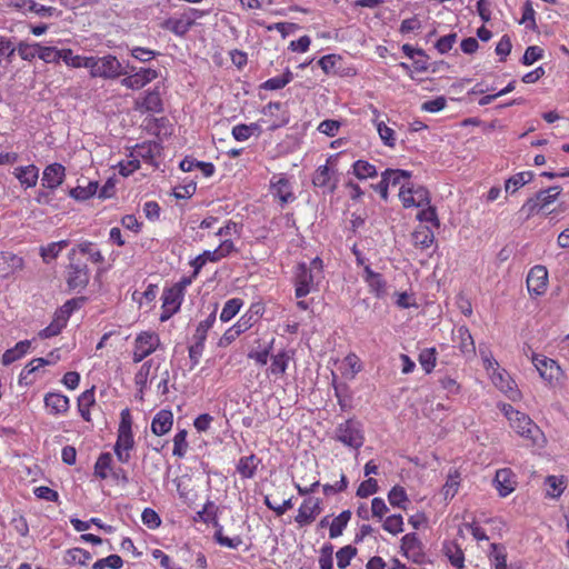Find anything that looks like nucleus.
I'll list each match as a JSON object with an SVG mask.
<instances>
[{"label":"nucleus","instance_id":"1","mask_svg":"<svg viewBox=\"0 0 569 569\" xmlns=\"http://www.w3.org/2000/svg\"><path fill=\"white\" fill-rule=\"evenodd\" d=\"M322 279L323 263L319 257L313 258L309 263H298L293 274L296 297L301 299L316 291Z\"/></svg>","mask_w":569,"mask_h":569},{"label":"nucleus","instance_id":"2","mask_svg":"<svg viewBox=\"0 0 569 569\" xmlns=\"http://www.w3.org/2000/svg\"><path fill=\"white\" fill-rule=\"evenodd\" d=\"M134 448L132 433V417L128 408L120 412V422L118 427L117 441L114 443V453L121 463H127L131 459V451Z\"/></svg>","mask_w":569,"mask_h":569},{"label":"nucleus","instance_id":"3","mask_svg":"<svg viewBox=\"0 0 569 569\" xmlns=\"http://www.w3.org/2000/svg\"><path fill=\"white\" fill-rule=\"evenodd\" d=\"M89 74L91 78L117 79L127 73L122 63L113 54H104L102 57L91 56V64Z\"/></svg>","mask_w":569,"mask_h":569},{"label":"nucleus","instance_id":"4","mask_svg":"<svg viewBox=\"0 0 569 569\" xmlns=\"http://www.w3.org/2000/svg\"><path fill=\"white\" fill-rule=\"evenodd\" d=\"M208 11L189 8L179 16L170 17L161 23V28L177 37H184L193 27L196 20L203 18Z\"/></svg>","mask_w":569,"mask_h":569},{"label":"nucleus","instance_id":"5","mask_svg":"<svg viewBox=\"0 0 569 569\" xmlns=\"http://www.w3.org/2000/svg\"><path fill=\"white\" fill-rule=\"evenodd\" d=\"M335 439L348 448L358 450L365 442L361 423L353 419L339 423L335 431Z\"/></svg>","mask_w":569,"mask_h":569},{"label":"nucleus","instance_id":"6","mask_svg":"<svg viewBox=\"0 0 569 569\" xmlns=\"http://www.w3.org/2000/svg\"><path fill=\"white\" fill-rule=\"evenodd\" d=\"M501 410L510 422L511 428L521 437L535 439V435L539 432L538 427L523 412L516 410L512 406L503 403Z\"/></svg>","mask_w":569,"mask_h":569},{"label":"nucleus","instance_id":"7","mask_svg":"<svg viewBox=\"0 0 569 569\" xmlns=\"http://www.w3.org/2000/svg\"><path fill=\"white\" fill-rule=\"evenodd\" d=\"M76 249H71L68 253L69 266L67 270V283L69 289L81 291L89 283V269L84 262L77 261Z\"/></svg>","mask_w":569,"mask_h":569},{"label":"nucleus","instance_id":"8","mask_svg":"<svg viewBox=\"0 0 569 569\" xmlns=\"http://www.w3.org/2000/svg\"><path fill=\"white\" fill-rule=\"evenodd\" d=\"M399 198L405 208H422L430 203L428 190L411 182L401 186Z\"/></svg>","mask_w":569,"mask_h":569},{"label":"nucleus","instance_id":"9","mask_svg":"<svg viewBox=\"0 0 569 569\" xmlns=\"http://www.w3.org/2000/svg\"><path fill=\"white\" fill-rule=\"evenodd\" d=\"M160 346L159 336L154 332L143 331L134 339L132 360L141 362L144 358L154 352Z\"/></svg>","mask_w":569,"mask_h":569},{"label":"nucleus","instance_id":"10","mask_svg":"<svg viewBox=\"0 0 569 569\" xmlns=\"http://www.w3.org/2000/svg\"><path fill=\"white\" fill-rule=\"evenodd\" d=\"M560 192L561 188L558 186L541 190L535 197L526 201V203L522 206V211H525L528 216L535 214L536 212L543 210L549 204L555 202Z\"/></svg>","mask_w":569,"mask_h":569},{"label":"nucleus","instance_id":"11","mask_svg":"<svg viewBox=\"0 0 569 569\" xmlns=\"http://www.w3.org/2000/svg\"><path fill=\"white\" fill-rule=\"evenodd\" d=\"M335 159L336 157L331 156L327 160V164L319 166L312 178V183L318 188H322L328 193H332L336 190L338 182L332 169Z\"/></svg>","mask_w":569,"mask_h":569},{"label":"nucleus","instance_id":"12","mask_svg":"<svg viewBox=\"0 0 569 569\" xmlns=\"http://www.w3.org/2000/svg\"><path fill=\"white\" fill-rule=\"evenodd\" d=\"M183 300V286H172L166 289L162 293V313L160 319L168 320L174 315L181 306Z\"/></svg>","mask_w":569,"mask_h":569},{"label":"nucleus","instance_id":"13","mask_svg":"<svg viewBox=\"0 0 569 569\" xmlns=\"http://www.w3.org/2000/svg\"><path fill=\"white\" fill-rule=\"evenodd\" d=\"M527 289L530 296L539 297L545 295L548 288V270L545 266L532 267L527 276Z\"/></svg>","mask_w":569,"mask_h":569},{"label":"nucleus","instance_id":"14","mask_svg":"<svg viewBox=\"0 0 569 569\" xmlns=\"http://www.w3.org/2000/svg\"><path fill=\"white\" fill-rule=\"evenodd\" d=\"M488 375L492 383L510 400L516 401L520 398L519 389L505 369L498 367L497 369L490 371Z\"/></svg>","mask_w":569,"mask_h":569},{"label":"nucleus","instance_id":"15","mask_svg":"<svg viewBox=\"0 0 569 569\" xmlns=\"http://www.w3.org/2000/svg\"><path fill=\"white\" fill-rule=\"evenodd\" d=\"M532 363L539 372V376L548 383H552L553 381L559 380L562 373V370L557 361L546 356L533 355Z\"/></svg>","mask_w":569,"mask_h":569},{"label":"nucleus","instance_id":"16","mask_svg":"<svg viewBox=\"0 0 569 569\" xmlns=\"http://www.w3.org/2000/svg\"><path fill=\"white\" fill-rule=\"evenodd\" d=\"M158 78V71L152 68L131 69V73L121 80L127 89L139 90Z\"/></svg>","mask_w":569,"mask_h":569},{"label":"nucleus","instance_id":"17","mask_svg":"<svg viewBox=\"0 0 569 569\" xmlns=\"http://www.w3.org/2000/svg\"><path fill=\"white\" fill-rule=\"evenodd\" d=\"M271 194L277 198L281 204L289 203L295 200L292 186L283 173L273 174L270 179Z\"/></svg>","mask_w":569,"mask_h":569},{"label":"nucleus","instance_id":"18","mask_svg":"<svg viewBox=\"0 0 569 569\" xmlns=\"http://www.w3.org/2000/svg\"><path fill=\"white\" fill-rule=\"evenodd\" d=\"M320 512V499L315 497L306 498L298 509L295 521L299 527L308 526L315 521Z\"/></svg>","mask_w":569,"mask_h":569},{"label":"nucleus","instance_id":"19","mask_svg":"<svg viewBox=\"0 0 569 569\" xmlns=\"http://www.w3.org/2000/svg\"><path fill=\"white\" fill-rule=\"evenodd\" d=\"M362 279L369 288V292L381 299L387 295V281L379 272L373 271L370 266H365Z\"/></svg>","mask_w":569,"mask_h":569},{"label":"nucleus","instance_id":"20","mask_svg":"<svg viewBox=\"0 0 569 569\" xmlns=\"http://www.w3.org/2000/svg\"><path fill=\"white\" fill-rule=\"evenodd\" d=\"M493 486L499 496L505 498L515 491L517 486L516 475L510 468H502L497 470Z\"/></svg>","mask_w":569,"mask_h":569},{"label":"nucleus","instance_id":"21","mask_svg":"<svg viewBox=\"0 0 569 569\" xmlns=\"http://www.w3.org/2000/svg\"><path fill=\"white\" fill-rule=\"evenodd\" d=\"M44 407L51 416H63L69 411L70 400L61 392H48L43 399Z\"/></svg>","mask_w":569,"mask_h":569},{"label":"nucleus","instance_id":"22","mask_svg":"<svg viewBox=\"0 0 569 569\" xmlns=\"http://www.w3.org/2000/svg\"><path fill=\"white\" fill-rule=\"evenodd\" d=\"M66 178V168L61 163H51L42 172L41 182L44 188L54 190L61 186Z\"/></svg>","mask_w":569,"mask_h":569},{"label":"nucleus","instance_id":"23","mask_svg":"<svg viewBox=\"0 0 569 569\" xmlns=\"http://www.w3.org/2000/svg\"><path fill=\"white\" fill-rule=\"evenodd\" d=\"M24 260L22 257L12 252H0V278L7 279L17 271L22 270Z\"/></svg>","mask_w":569,"mask_h":569},{"label":"nucleus","instance_id":"24","mask_svg":"<svg viewBox=\"0 0 569 569\" xmlns=\"http://www.w3.org/2000/svg\"><path fill=\"white\" fill-rule=\"evenodd\" d=\"M453 341L466 358L476 355V346L469 329L465 326L458 327L453 333Z\"/></svg>","mask_w":569,"mask_h":569},{"label":"nucleus","instance_id":"25","mask_svg":"<svg viewBox=\"0 0 569 569\" xmlns=\"http://www.w3.org/2000/svg\"><path fill=\"white\" fill-rule=\"evenodd\" d=\"M160 367V362L156 359L147 360L134 376V383L139 388L140 392L148 387L149 380L156 377V373Z\"/></svg>","mask_w":569,"mask_h":569},{"label":"nucleus","instance_id":"26","mask_svg":"<svg viewBox=\"0 0 569 569\" xmlns=\"http://www.w3.org/2000/svg\"><path fill=\"white\" fill-rule=\"evenodd\" d=\"M401 551L407 558L419 561L423 552L422 543L416 533H407L401 538Z\"/></svg>","mask_w":569,"mask_h":569},{"label":"nucleus","instance_id":"27","mask_svg":"<svg viewBox=\"0 0 569 569\" xmlns=\"http://www.w3.org/2000/svg\"><path fill=\"white\" fill-rule=\"evenodd\" d=\"M373 114L375 118L372 119V123L375 124L382 143L386 147L395 148L397 144L396 131L380 119V112L377 109H373Z\"/></svg>","mask_w":569,"mask_h":569},{"label":"nucleus","instance_id":"28","mask_svg":"<svg viewBox=\"0 0 569 569\" xmlns=\"http://www.w3.org/2000/svg\"><path fill=\"white\" fill-rule=\"evenodd\" d=\"M173 425V415L170 410H160L156 413L151 422V431L156 436L168 433Z\"/></svg>","mask_w":569,"mask_h":569},{"label":"nucleus","instance_id":"29","mask_svg":"<svg viewBox=\"0 0 569 569\" xmlns=\"http://www.w3.org/2000/svg\"><path fill=\"white\" fill-rule=\"evenodd\" d=\"M13 174L21 186L28 189L37 184L39 179V169L34 164L18 167L14 169Z\"/></svg>","mask_w":569,"mask_h":569},{"label":"nucleus","instance_id":"30","mask_svg":"<svg viewBox=\"0 0 569 569\" xmlns=\"http://www.w3.org/2000/svg\"><path fill=\"white\" fill-rule=\"evenodd\" d=\"M260 465V459L256 455L241 457L237 463V471L242 479L254 477Z\"/></svg>","mask_w":569,"mask_h":569},{"label":"nucleus","instance_id":"31","mask_svg":"<svg viewBox=\"0 0 569 569\" xmlns=\"http://www.w3.org/2000/svg\"><path fill=\"white\" fill-rule=\"evenodd\" d=\"M136 109L144 112H160L162 109V101L157 91H148L141 100H137Z\"/></svg>","mask_w":569,"mask_h":569},{"label":"nucleus","instance_id":"32","mask_svg":"<svg viewBox=\"0 0 569 569\" xmlns=\"http://www.w3.org/2000/svg\"><path fill=\"white\" fill-rule=\"evenodd\" d=\"M31 342L29 340H22L16 343V346L11 349L4 351L1 358V362L3 366H9L14 361L21 359L24 355H27L30 350Z\"/></svg>","mask_w":569,"mask_h":569},{"label":"nucleus","instance_id":"33","mask_svg":"<svg viewBox=\"0 0 569 569\" xmlns=\"http://www.w3.org/2000/svg\"><path fill=\"white\" fill-rule=\"evenodd\" d=\"M94 405H96L94 388L84 390L78 397V411L84 421L91 422L90 408Z\"/></svg>","mask_w":569,"mask_h":569},{"label":"nucleus","instance_id":"34","mask_svg":"<svg viewBox=\"0 0 569 569\" xmlns=\"http://www.w3.org/2000/svg\"><path fill=\"white\" fill-rule=\"evenodd\" d=\"M260 313L261 307L259 305H252L250 309L239 318L234 327L241 333L246 332L258 321Z\"/></svg>","mask_w":569,"mask_h":569},{"label":"nucleus","instance_id":"35","mask_svg":"<svg viewBox=\"0 0 569 569\" xmlns=\"http://www.w3.org/2000/svg\"><path fill=\"white\" fill-rule=\"evenodd\" d=\"M389 186H402L410 183L411 172L401 169H387L381 173Z\"/></svg>","mask_w":569,"mask_h":569},{"label":"nucleus","instance_id":"36","mask_svg":"<svg viewBox=\"0 0 569 569\" xmlns=\"http://www.w3.org/2000/svg\"><path fill=\"white\" fill-rule=\"evenodd\" d=\"M131 154L141 162V160L146 162H150L156 157L158 152V144L154 142H143L141 144H137L130 151Z\"/></svg>","mask_w":569,"mask_h":569},{"label":"nucleus","instance_id":"37","mask_svg":"<svg viewBox=\"0 0 569 569\" xmlns=\"http://www.w3.org/2000/svg\"><path fill=\"white\" fill-rule=\"evenodd\" d=\"M412 240L415 246L422 249L429 248L435 241V234L430 227L420 226L412 233Z\"/></svg>","mask_w":569,"mask_h":569},{"label":"nucleus","instance_id":"38","mask_svg":"<svg viewBox=\"0 0 569 569\" xmlns=\"http://www.w3.org/2000/svg\"><path fill=\"white\" fill-rule=\"evenodd\" d=\"M112 471V456L110 452L101 453L94 463V476L107 479Z\"/></svg>","mask_w":569,"mask_h":569},{"label":"nucleus","instance_id":"39","mask_svg":"<svg viewBox=\"0 0 569 569\" xmlns=\"http://www.w3.org/2000/svg\"><path fill=\"white\" fill-rule=\"evenodd\" d=\"M532 177L533 173L531 171H522L513 174L505 183L506 192L515 193L519 188L530 182Z\"/></svg>","mask_w":569,"mask_h":569},{"label":"nucleus","instance_id":"40","mask_svg":"<svg viewBox=\"0 0 569 569\" xmlns=\"http://www.w3.org/2000/svg\"><path fill=\"white\" fill-rule=\"evenodd\" d=\"M352 173L360 180H366L369 178H375L378 174L377 168L366 161V160H357L352 164Z\"/></svg>","mask_w":569,"mask_h":569},{"label":"nucleus","instance_id":"41","mask_svg":"<svg viewBox=\"0 0 569 569\" xmlns=\"http://www.w3.org/2000/svg\"><path fill=\"white\" fill-rule=\"evenodd\" d=\"M351 512L349 510H345L339 513L330 523L329 528V537L331 539L338 538L342 535L345 528L350 521Z\"/></svg>","mask_w":569,"mask_h":569},{"label":"nucleus","instance_id":"42","mask_svg":"<svg viewBox=\"0 0 569 569\" xmlns=\"http://www.w3.org/2000/svg\"><path fill=\"white\" fill-rule=\"evenodd\" d=\"M388 501L392 507L406 510L409 503L407 491L401 486H395L388 492Z\"/></svg>","mask_w":569,"mask_h":569},{"label":"nucleus","instance_id":"43","mask_svg":"<svg viewBox=\"0 0 569 569\" xmlns=\"http://www.w3.org/2000/svg\"><path fill=\"white\" fill-rule=\"evenodd\" d=\"M293 79L292 72L287 68L282 76L273 77L266 80L261 88L264 90H280L290 83Z\"/></svg>","mask_w":569,"mask_h":569},{"label":"nucleus","instance_id":"44","mask_svg":"<svg viewBox=\"0 0 569 569\" xmlns=\"http://www.w3.org/2000/svg\"><path fill=\"white\" fill-rule=\"evenodd\" d=\"M243 306V301L240 298H232L224 302L223 308L220 312V320L222 322H229L234 318Z\"/></svg>","mask_w":569,"mask_h":569},{"label":"nucleus","instance_id":"45","mask_svg":"<svg viewBox=\"0 0 569 569\" xmlns=\"http://www.w3.org/2000/svg\"><path fill=\"white\" fill-rule=\"evenodd\" d=\"M68 244V240L51 242L46 247L40 248V256L42 257L43 261L48 263L54 260Z\"/></svg>","mask_w":569,"mask_h":569},{"label":"nucleus","instance_id":"46","mask_svg":"<svg viewBox=\"0 0 569 569\" xmlns=\"http://www.w3.org/2000/svg\"><path fill=\"white\" fill-rule=\"evenodd\" d=\"M489 559L495 569H507V553L503 546L491 543Z\"/></svg>","mask_w":569,"mask_h":569},{"label":"nucleus","instance_id":"47","mask_svg":"<svg viewBox=\"0 0 569 569\" xmlns=\"http://www.w3.org/2000/svg\"><path fill=\"white\" fill-rule=\"evenodd\" d=\"M290 356L286 351L278 352L271 358L270 373L272 376H282L289 365Z\"/></svg>","mask_w":569,"mask_h":569},{"label":"nucleus","instance_id":"48","mask_svg":"<svg viewBox=\"0 0 569 569\" xmlns=\"http://www.w3.org/2000/svg\"><path fill=\"white\" fill-rule=\"evenodd\" d=\"M445 555L447 556L450 563L461 569L465 566V555L461 548L456 543H448L445 546Z\"/></svg>","mask_w":569,"mask_h":569},{"label":"nucleus","instance_id":"49","mask_svg":"<svg viewBox=\"0 0 569 569\" xmlns=\"http://www.w3.org/2000/svg\"><path fill=\"white\" fill-rule=\"evenodd\" d=\"M421 368L430 373L437 365V350L436 348H425L420 351L418 357Z\"/></svg>","mask_w":569,"mask_h":569},{"label":"nucleus","instance_id":"50","mask_svg":"<svg viewBox=\"0 0 569 569\" xmlns=\"http://www.w3.org/2000/svg\"><path fill=\"white\" fill-rule=\"evenodd\" d=\"M74 249L76 253L80 252L82 254H87L89 260L93 263H102L104 261L100 250L96 249L94 244L90 241H83L79 243Z\"/></svg>","mask_w":569,"mask_h":569},{"label":"nucleus","instance_id":"51","mask_svg":"<svg viewBox=\"0 0 569 569\" xmlns=\"http://www.w3.org/2000/svg\"><path fill=\"white\" fill-rule=\"evenodd\" d=\"M98 191V182L90 181L86 187L78 186L70 190V197L84 201L94 196Z\"/></svg>","mask_w":569,"mask_h":569},{"label":"nucleus","instance_id":"52","mask_svg":"<svg viewBox=\"0 0 569 569\" xmlns=\"http://www.w3.org/2000/svg\"><path fill=\"white\" fill-rule=\"evenodd\" d=\"M67 323L68 322L66 320L54 313L53 320L39 332V337L42 339L56 337L62 331Z\"/></svg>","mask_w":569,"mask_h":569},{"label":"nucleus","instance_id":"53","mask_svg":"<svg viewBox=\"0 0 569 569\" xmlns=\"http://www.w3.org/2000/svg\"><path fill=\"white\" fill-rule=\"evenodd\" d=\"M40 43H29L27 41H20L17 44L16 51H18L19 57L24 61H32L36 57H38Z\"/></svg>","mask_w":569,"mask_h":569},{"label":"nucleus","instance_id":"54","mask_svg":"<svg viewBox=\"0 0 569 569\" xmlns=\"http://www.w3.org/2000/svg\"><path fill=\"white\" fill-rule=\"evenodd\" d=\"M547 495L551 498L561 496L566 488V481L562 477L549 476L546 479Z\"/></svg>","mask_w":569,"mask_h":569},{"label":"nucleus","instance_id":"55","mask_svg":"<svg viewBox=\"0 0 569 569\" xmlns=\"http://www.w3.org/2000/svg\"><path fill=\"white\" fill-rule=\"evenodd\" d=\"M187 430H179L173 437V450L172 455L182 458L186 456L188 450Z\"/></svg>","mask_w":569,"mask_h":569},{"label":"nucleus","instance_id":"56","mask_svg":"<svg viewBox=\"0 0 569 569\" xmlns=\"http://www.w3.org/2000/svg\"><path fill=\"white\" fill-rule=\"evenodd\" d=\"M383 530L397 536L403 531V518L401 515H391L382 523Z\"/></svg>","mask_w":569,"mask_h":569},{"label":"nucleus","instance_id":"57","mask_svg":"<svg viewBox=\"0 0 569 569\" xmlns=\"http://www.w3.org/2000/svg\"><path fill=\"white\" fill-rule=\"evenodd\" d=\"M118 171L122 177H129L133 172H136L138 169H140V162L138 159H136L131 152L128 154L127 159L121 160L117 164Z\"/></svg>","mask_w":569,"mask_h":569},{"label":"nucleus","instance_id":"58","mask_svg":"<svg viewBox=\"0 0 569 569\" xmlns=\"http://www.w3.org/2000/svg\"><path fill=\"white\" fill-rule=\"evenodd\" d=\"M319 568L333 569V546L325 543L319 551Z\"/></svg>","mask_w":569,"mask_h":569},{"label":"nucleus","instance_id":"59","mask_svg":"<svg viewBox=\"0 0 569 569\" xmlns=\"http://www.w3.org/2000/svg\"><path fill=\"white\" fill-rule=\"evenodd\" d=\"M258 130V124L256 123H250V124H237L232 128V137L237 140V141H247L252 134L254 131Z\"/></svg>","mask_w":569,"mask_h":569},{"label":"nucleus","instance_id":"60","mask_svg":"<svg viewBox=\"0 0 569 569\" xmlns=\"http://www.w3.org/2000/svg\"><path fill=\"white\" fill-rule=\"evenodd\" d=\"M356 555L357 549L350 545L340 548L336 553L338 567L340 569L348 567Z\"/></svg>","mask_w":569,"mask_h":569},{"label":"nucleus","instance_id":"61","mask_svg":"<svg viewBox=\"0 0 569 569\" xmlns=\"http://www.w3.org/2000/svg\"><path fill=\"white\" fill-rule=\"evenodd\" d=\"M214 540L220 546L227 547L230 549H237L242 543V539L239 536H236L233 538H229V537L224 536L221 526H219L214 532Z\"/></svg>","mask_w":569,"mask_h":569},{"label":"nucleus","instance_id":"62","mask_svg":"<svg viewBox=\"0 0 569 569\" xmlns=\"http://www.w3.org/2000/svg\"><path fill=\"white\" fill-rule=\"evenodd\" d=\"M519 23L525 24L527 29H536V11L530 1H526L522 7V17Z\"/></svg>","mask_w":569,"mask_h":569},{"label":"nucleus","instance_id":"63","mask_svg":"<svg viewBox=\"0 0 569 569\" xmlns=\"http://www.w3.org/2000/svg\"><path fill=\"white\" fill-rule=\"evenodd\" d=\"M122 566H123V561L120 556L110 555L106 558L97 560L93 563L92 569H106V568L120 569Z\"/></svg>","mask_w":569,"mask_h":569},{"label":"nucleus","instance_id":"64","mask_svg":"<svg viewBox=\"0 0 569 569\" xmlns=\"http://www.w3.org/2000/svg\"><path fill=\"white\" fill-rule=\"evenodd\" d=\"M141 521L151 530L159 528L161 525L160 516L151 508H144L141 513Z\"/></svg>","mask_w":569,"mask_h":569}]
</instances>
